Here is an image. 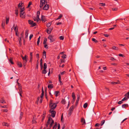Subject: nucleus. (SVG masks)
<instances>
[{"label": "nucleus", "mask_w": 129, "mask_h": 129, "mask_svg": "<svg viewBox=\"0 0 129 129\" xmlns=\"http://www.w3.org/2000/svg\"><path fill=\"white\" fill-rule=\"evenodd\" d=\"M128 107V105L127 104H124L122 105V107L123 108H126Z\"/></svg>", "instance_id": "obj_17"}, {"label": "nucleus", "mask_w": 129, "mask_h": 129, "mask_svg": "<svg viewBox=\"0 0 129 129\" xmlns=\"http://www.w3.org/2000/svg\"><path fill=\"white\" fill-rule=\"evenodd\" d=\"M23 113L22 112H21L20 113V119H21L23 116Z\"/></svg>", "instance_id": "obj_29"}, {"label": "nucleus", "mask_w": 129, "mask_h": 129, "mask_svg": "<svg viewBox=\"0 0 129 129\" xmlns=\"http://www.w3.org/2000/svg\"><path fill=\"white\" fill-rule=\"evenodd\" d=\"M54 123V121L52 119L51 117H49L47 121V123L46 124V127H47L48 126V125L50 124L49 128H50V129Z\"/></svg>", "instance_id": "obj_1"}, {"label": "nucleus", "mask_w": 129, "mask_h": 129, "mask_svg": "<svg viewBox=\"0 0 129 129\" xmlns=\"http://www.w3.org/2000/svg\"><path fill=\"white\" fill-rule=\"evenodd\" d=\"M28 30H26L25 31V39H27L28 36Z\"/></svg>", "instance_id": "obj_12"}, {"label": "nucleus", "mask_w": 129, "mask_h": 129, "mask_svg": "<svg viewBox=\"0 0 129 129\" xmlns=\"http://www.w3.org/2000/svg\"><path fill=\"white\" fill-rule=\"evenodd\" d=\"M50 106L51 108L50 110H54L56 107L57 105L56 104L53 103V101L51 100L50 101Z\"/></svg>", "instance_id": "obj_2"}, {"label": "nucleus", "mask_w": 129, "mask_h": 129, "mask_svg": "<svg viewBox=\"0 0 129 129\" xmlns=\"http://www.w3.org/2000/svg\"><path fill=\"white\" fill-rule=\"evenodd\" d=\"M9 17L7 18L6 16V24H7L8 23L9 20Z\"/></svg>", "instance_id": "obj_23"}, {"label": "nucleus", "mask_w": 129, "mask_h": 129, "mask_svg": "<svg viewBox=\"0 0 129 129\" xmlns=\"http://www.w3.org/2000/svg\"><path fill=\"white\" fill-rule=\"evenodd\" d=\"M44 47L45 48H46L47 49L48 48V47L47 46V45L45 43V44H44Z\"/></svg>", "instance_id": "obj_59"}, {"label": "nucleus", "mask_w": 129, "mask_h": 129, "mask_svg": "<svg viewBox=\"0 0 129 129\" xmlns=\"http://www.w3.org/2000/svg\"><path fill=\"white\" fill-rule=\"evenodd\" d=\"M105 120H103L102 121H101V126H102L105 123Z\"/></svg>", "instance_id": "obj_42"}, {"label": "nucleus", "mask_w": 129, "mask_h": 129, "mask_svg": "<svg viewBox=\"0 0 129 129\" xmlns=\"http://www.w3.org/2000/svg\"><path fill=\"white\" fill-rule=\"evenodd\" d=\"M48 87L49 88H52L53 87V85L52 84H49L48 86Z\"/></svg>", "instance_id": "obj_18"}, {"label": "nucleus", "mask_w": 129, "mask_h": 129, "mask_svg": "<svg viewBox=\"0 0 129 129\" xmlns=\"http://www.w3.org/2000/svg\"><path fill=\"white\" fill-rule=\"evenodd\" d=\"M40 14V12L39 11H38L37 12V16L36 17L37 19V22H38L39 21H40V20L39 18V16Z\"/></svg>", "instance_id": "obj_9"}, {"label": "nucleus", "mask_w": 129, "mask_h": 129, "mask_svg": "<svg viewBox=\"0 0 129 129\" xmlns=\"http://www.w3.org/2000/svg\"><path fill=\"white\" fill-rule=\"evenodd\" d=\"M42 93L41 96V98L43 99V98L44 95V91L43 90V87H42Z\"/></svg>", "instance_id": "obj_15"}, {"label": "nucleus", "mask_w": 129, "mask_h": 129, "mask_svg": "<svg viewBox=\"0 0 129 129\" xmlns=\"http://www.w3.org/2000/svg\"><path fill=\"white\" fill-rule=\"evenodd\" d=\"M36 116L35 115H34L33 117V121H32V123H35L36 122Z\"/></svg>", "instance_id": "obj_16"}, {"label": "nucleus", "mask_w": 129, "mask_h": 129, "mask_svg": "<svg viewBox=\"0 0 129 129\" xmlns=\"http://www.w3.org/2000/svg\"><path fill=\"white\" fill-rule=\"evenodd\" d=\"M17 84L18 86V89L19 91H21L22 90V86L21 85V84L19 83L18 82H17Z\"/></svg>", "instance_id": "obj_11"}, {"label": "nucleus", "mask_w": 129, "mask_h": 129, "mask_svg": "<svg viewBox=\"0 0 129 129\" xmlns=\"http://www.w3.org/2000/svg\"><path fill=\"white\" fill-rule=\"evenodd\" d=\"M128 98H127L125 97L122 100V101H123L125 100H126Z\"/></svg>", "instance_id": "obj_60"}, {"label": "nucleus", "mask_w": 129, "mask_h": 129, "mask_svg": "<svg viewBox=\"0 0 129 129\" xmlns=\"http://www.w3.org/2000/svg\"><path fill=\"white\" fill-rule=\"evenodd\" d=\"M112 49L116 50H117L118 49V48L117 47L113 46L112 47Z\"/></svg>", "instance_id": "obj_38"}, {"label": "nucleus", "mask_w": 129, "mask_h": 129, "mask_svg": "<svg viewBox=\"0 0 129 129\" xmlns=\"http://www.w3.org/2000/svg\"><path fill=\"white\" fill-rule=\"evenodd\" d=\"M15 14L16 16H18V12L17 9H16L15 10Z\"/></svg>", "instance_id": "obj_53"}, {"label": "nucleus", "mask_w": 129, "mask_h": 129, "mask_svg": "<svg viewBox=\"0 0 129 129\" xmlns=\"http://www.w3.org/2000/svg\"><path fill=\"white\" fill-rule=\"evenodd\" d=\"M19 91V93L20 95L22 97V96L21 95V94L22 93V90H21H21Z\"/></svg>", "instance_id": "obj_55"}, {"label": "nucleus", "mask_w": 129, "mask_h": 129, "mask_svg": "<svg viewBox=\"0 0 129 129\" xmlns=\"http://www.w3.org/2000/svg\"><path fill=\"white\" fill-rule=\"evenodd\" d=\"M33 35L32 34H31L29 36V40H30L31 38L33 37Z\"/></svg>", "instance_id": "obj_63"}, {"label": "nucleus", "mask_w": 129, "mask_h": 129, "mask_svg": "<svg viewBox=\"0 0 129 129\" xmlns=\"http://www.w3.org/2000/svg\"><path fill=\"white\" fill-rule=\"evenodd\" d=\"M23 4V3L22 2H21L18 5V7L19 8H20L21 7H22V5Z\"/></svg>", "instance_id": "obj_26"}, {"label": "nucleus", "mask_w": 129, "mask_h": 129, "mask_svg": "<svg viewBox=\"0 0 129 129\" xmlns=\"http://www.w3.org/2000/svg\"><path fill=\"white\" fill-rule=\"evenodd\" d=\"M33 21L31 20H28V23L31 25L33 23Z\"/></svg>", "instance_id": "obj_35"}, {"label": "nucleus", "mask_w": 129, "mask_h": 129, "mask_svg": "<svg viewBox=\"0 0 129 129\" xmlns=\"http://www.w3.org/2000/svg\"><path fill=\"white\" fill-rule=\"evenodd\" d=\"M14 30L15 32H18V27L17 25H16V26L15 27Z\"/></svg>", "instance_id": "obj_24"}, {"label": "nucleus", "mask_w": 129, "mask_h": 129, "mask_svg": "<svg viewBox=\"0 0 129 129\" xmlns=\"http://www.w3.org/2000/svg\"><path fill=\"white\" fill-rule=\"evenodd\" d=\"M33 18L35 21H36L37 22V18L36 17H35V16L33 17Z\"/></svg>", "instance_id": "obj_47"}, {"label": "nucleus", "mask_w": 129, "mask_h": 129, "mask_svg": "<svg viewBox=\"0 0 129 129\" xmlns=\"http://www.w3.org/2000/svg\"><path fill=\"white\" fill-rule=\"evenodd\" d=\"M49 111L50 113H51V116L53 117H54L55 116L56 112L53 110H50Z\"/></svg>", "instance_id": "obj_7"}, {"label": "nucleus", "mask_w": 129, "mask_h": 129, "mask_svg": "<svg viewBox=\"0 0 129 129\" xmlns=\"http://www.w3.org/2000/svg\"><path fill=\"white\" fill-rule=\"evenodd\" d=\"M62 17V15L61 14H60V15H59L58 17L56 19V20H58L60 19Z\"/></svg>", "instance_id": "obj_41"}, {"label": "nucleus", "mask_w": 129, "mask_h": 129, "mask_svg": "<svg viewBox=\"0 0 129 129\" xmlns=\"http://www.w3.org/2000/svg\"><path fill=\"white\" fill-rule=\"evenodd\" d=\"M47 72V71H46V70H44L43 71L42 73L44 74H45Z\"/></svg>", "instance_id": "obj_54"}, {"label": "nucleus", "mask_w": 129, "mask_h": 129, "mask_svg": "<svg viewBox=\"0 0 129 129\" xmlns=\"http://www.w3.org/2000/svg\"><path fill=\"white\" fill-rule=\"evenodd\" d=\"M46 51H44L43 52V58L44 57V56H45V58H46Z\"/></svg>", "instance_id": "obj_37"}, {"label": "nucleus", "mask_w": 129, "mask_h": 129, "mask_svg": "<svg viewBox=\"0 0 129 129\" xmlns=\"http://www.w3.org/2000/svg\"><path fill=\"white\" fill-rule=\"evenodd\" d=\"M47 33L48 34H50L51 33V31H50V30L48 29H47Z\"/></svg>", "instance_id": "obj_51"}, {"label": "nucleus", "mask_w": 129, "mask_h": 129, "mask_svg": "<svg viewBox=\"0 0 129 129\" xmlns=\"http://www.w3.org/2000/svg\"><path fill=\"white\" fill-rule=\"evenodd\" d=\"M47 64L46 63H44V69L46 70L47 68Z\"/></svg>", "instance_id": "obj_36"}, {"label": "nucleus", "mask_w": 129, "mask_h": 129, "mask_svg": "<svg viewBox=\"0 0 129 129\" xmlns=\"http://www.w3.org/2000/svg\"><path fill=\"white\" fill-rule=\"evenodd\" d=\"M20 17L22 18H24L25 17V16L24 14V11L25 10V9L24 7H22H22H21L20 8Z\"/></svg>", "instance_id": "obj_3"}, {"label": "nucleus", "mask_w": 129, "mask_h": 129, "mask_svg": "<svg viewBox=\"0 0 129 129\" xmlns=\"http://www.w3.org/2000/svg\"><path fill=\"white\" fill-rule=\"evenodd\" d=\"M9 61L11 63V64H14V63L13 61L12 60V58H11L9 59Z\"/></svg>", "instance_id": "obj_30"}, {"label": "nucleus", "mask_w": 129, "mask_h": 129, "mask_svg": "<svg viewBox=\"0 0 129 129\" xmlns=\"http://www.w3.org/2000/svg\"><path fill=\"white\" fill-rule=\"evenodd\" d=\"M22 59L23 60V61H26L27 60H26V57H27V56L26 55H25L24 56L22 57Z\"/></svg>", "instance_id": "obj_25"}, {"label": "nucleus", "mask_w": 129, "mask_h": 129, "mask_svg": "<svg viewBox=\"0 0 129 129\" xmlns=\"http://www.w3.org/2000/svg\"><path fill=\"white\" fill-rule=\"evenodd\" d=\"M59 38L61 40H63L64 39V37L63 36H61L59 37Z\"/></svg>", "instance_id": "obj_43"}, {"label": "nucleus", "mask_w": 129, "mask_h": 129, "mask_svg": "<svg viewBox=\"0 0 129 129\" xmlns=\"http://www.w3.org/2000/svg\"><path fill=\"white\" fill-rule=\"evenodd\" d=\"M86 124L85 119L83 118H81V125H84Z\"/></svg>", "instance_id": "obj_8"}, {"label": "nucleus", "mask_w": 129, "mask_h": 129, "mask_svg": "<svg viewBox=\"0 0 129 129\" xmlns=\"http://www.w3.org/2000/svg\"><path fill=\"white\" fill-rule=\"evenodd\" d=\"M88 106V104L87 103H85L83 105V107L84 108H87Z\"/></svg>", "instance_id": "obj_33"}, {"label": "nucleus", "mask_w": 129, "mask_h": 129, "mask_svg": "<svg viewBox=\"0 0 129 129\" xmlns=\"http://www.w3.org/2000/svg\"><path fill=\"white\" fill-rule=\"evenodd\" d=\"M92 40L93 42H94L95 43H97L98 42V41L96 40L95 39L93 38L92 39Z\"/></svg>", "instance_id": "obj_39"}, {"label": "nucleus", "mask_w": 129, "mask_h": 129, "mask_svg": "<svg viewBox=\"0 0 129 129\" xmlns=\"http://www.w3.org/2000/svg\"><path fill=\"white\" fill-rule=\"evenodd\" d=\"M1 107L2 108H7V106L6 105H5L4 106H1Z\"/></svg>", "instance_id": "obj_62"}, {"label": "nucleus", "mask_w": 129, "mask_h": 129, "mask_svg": "<svg viewBox=\"0 0 129 129\" xmlns=\"http://www.w3.org/2000/svg\"><path fill=\"white\" fill-rule=\"evenodd\" d=\"M17 64L20 67H21L22 66L21 63L20 62H17Z\"/></svg>", "instance_id": "obj_21"}, {"label": "nucleus", "mask_w": 129, "mask_h": 129, "mask_svg": "<svg viewBox=\"0 0 129 129\" xmlns=\"http://www.w3.org/2000/svg\"><path fill=\"white\" fill-rule=\"evenodd\" d=\"M72 96L74 99L75 98V95L74 92H73L72 94Z\"/></svg>", "instance_id": "obj_46"}, {"label": "nucleus", "mask_w": 129, "mask_h": 129, "mask_svg": "<svg viewBox=\"0 0 129 129\" xmlns=\"http://www.w3.org/2000/svg\"><path fill=\"white\" fill-rule=\"evenodd\" d=\"M0 102L2 103H6L5 101L2 99H1L0 100Z\"/></svg>", "instance_id": "obj_31"}, {"label": "nucleus", "mask_w": 129, "mask_h": 129, "mask_svg": "<svg viewBox=\"0 0 129 129\" xmlns=\"http://www.w3.org/2000/svg\"><path fill=\"white\" fill-rule=\"evenodd\" d=\"M48 39L50 40V42L51 43L55 40V39L54 38V36L50 35L48 37Z\"/></svg>", "instance_id": "obj_5"}, {"label": "nucleus", "mask_w": 129, "mask_h": 129, "mask_svg": "<svg viewBox=\"0 0 129 129\" xmlns=\"http://www.w3.org/2000/svg\"><path fill=\"white\" fill-rule=\"evenodd\" d=\"M2 125L3 126H9V124L6 122H4L2 123Z\"/></svg>", "instance_id": "obj_20"}, {"label": "nucleus", "mask_w": 129, "mask_h": 129, "mask_svg": "<svg viewBox=\"0 0 129 129\" xmlns=\"http://www.w3.org/2000/svg\"><path fill=\"white\" fill-rule=\"evenodd\" d=\"M46 3H47V1H46L45 0H41L40 4V8L42 7L43 5H44Z\"/></svg>", "instance_id": "obj_4"}, {"label": "nucleus", "mask_w": 129, "mask_h": 129, "mask_svg": "<svg viewBox=\"0 0 129 129\" xmlns=\"http://www.w3.org/2000/svg\"><path fill=\"white\" fill-rule=\"evenodd\" d=\"M41 20L42 21L44 22H45L46 20L45 16H44L43 15L42 16V18Z\"/></svg>", "instance_id": "obj_14"}, {"label": "nucleus", "mask_w": 129, "mask_h": 129, "mask_svg": "<svg viewBox=\"0 0 129 129\" xmlns=\"http://www.w3.org/2000/svg\"><path fill=\"white\" fill-rule=\"evenodd\" d=\"M1 111L3 112H7L8 111L7 109H3V110H2Z\"/></svg>", "instance_id": "obj_50"}, {"label": "nucleus", "mask_w": 129, "mask_h": 129, "mask_svg": "<svg viewBox=\"0 0 129 129\" xmlns=\"http://www.w3.org/2000/svg\"><path fill=\"white\" fill-rule=\"evenodd\" d=\"M63 58H66V55L65 54H63L61 56Z\"/></svg>", "instance_id": "obj_56"}, {"label": "nucleus", "mask_w": 129, "mask_h": 129, "mask_svg": "<svg viewBox=\"0 0 129 129\" xmlns=\"http://www.w3.org/2000/svg\"><path fill=\"white\" fill-rule=\"evenodd\" d=\"M40 66L41 67V69L43 67L42 60V59H41L40 61Z\"/></svg>", "instance_id": "obj_28"}, {"label": "nucleus", "mask_w": 129, "mask_h": 129, "mask_svg": "<svg viewBox=\"0 0 129 129\" xmlns=\"http://www.w3.org/2000/svg\"><path fill=\"white\" fill-rule=\"evenodd\" d=\"M32 4V2H30L29 3L28 5L27 6V8H29L30 7V6Z\"/></svg>", "instance_id": "obj_57"}, {"label": "nucleus", "mask_w": 129, "mask_h": 129, "mask_svg": "<svg viewBox=\"0 0 129 129\" xmlns=\"http://www.w3.org/2000/svg\"><path fill=\"white\" fill-rule=\"evenodd\" d=\"M5 26V20H4V22H3V21H2V26L3 28H4V26Z\"/></svg>", "instance_id": "obj_27"}, {"label": "nucleus", "mask_w": 129, "mask_h": 129, "mask_svg": "<svg viewBox=\"0 0 129 129\" xmlns=\"http://www.w3.org/2000/svg\"><path fill=\"white\" fill-rule=\"evenodd\" d=\"M51 22H49L47 24H46V26L47 27H49L51 25Z\"/></svg>", "instance_id": "obj_34"}, {"label": "nucleus", "mask_w": 129, "mask_h": 129, "mask_svg": "<svg viewBox=\"0 0 129 129\" xmlns=\"http://www.w3.org/2000/svg\"><path fill=\"white\" fill-rule=\"evenodd\" d=\"M74 107V106H72L69 109L68 115L70 116L72 114Z\"/></svg>", "instance_id": "obj_6"}, {"label": "nucleus", "mask_w": 129, "mask_h": 129, "mask_svg": "<svg viewBox=\"0 0 129 129\" xmlns=\"http://www.w3.org/2000/svg\"><path fill=\"white\" fill-rule=\"evenodd\" d=\"M100 125V124L99 123H96L95 125V127L99 126Z\"/></svg>", "instance_id": "obj_61"}, {"label": "nucleus", "mask_w": 129, "mask_h": 129, "mask_svg": "<svg viewBox=\"0 0 129 129\" xmlns=\"http://www.w3.org/2000/svg\"><path fill=\"white\" fill-rule=\"evenodd\" d=\"M49 8V5H48L46 4L43 8V9L45 10H48Z\"/></svg>", "instance_id": "obj_10"}, {"label": "nucleus", "mask_w": 129, "mask_h": 129, "mask_svg": "<svg viewBox=\"0 0 129 129\" xmlns=\"http://www.w3.org/2000/svg\"><path fill=\"white\" fill-rule=\"evenodd\" d=\"M47 38H44V41L43 44H45V43H46V42L47 41Z\"/></svg>", "instance_id": "obj_44"}, {"label": "nucleus", "mask_w": 129, "mask_h": 129, "mask_svg": "<svg viewBox=\"0 0 129 129\" xmlns=\"http://www.w3.org/2000/svg\"><path fill=\"white\" fill-rule=\"evenodd\" d=\"M58 79H59V82L61 84H62V82L61 81V77L60 76V75L59 74L58 75Z\"/></svg>", "instance_id": "obj_22"}, {"label": "nucleus", "mask_w": 129, "mask_h": 129, "mask_svg": "<svg viewBox=\"0 0 129 129\" xmlns=\"http://www.w3.org/2000/svg\"><path fill=\"white\" fill-rule=\"evenodd\" d=\"M112 9L113 11H117L118 10V9L117 8H112Z\"/></svg>", "instance_id": "obj_49"}, {"label": "nucleus", "mask_w": 129, "mask_h": 129, "mask_svg": "<svg viewBox=\"0 0 129 129\" xmlns=\"http://www.w3.org/2000/svg\"><path fill=\"white\" fill-rule=\"evenodd\" d=\"M80 98V95H77V100L76 101V105L77 106V104H78V101L79 100V99Z\"/></svg>", "instance_id": "obj_13"}, {"label": "nucleus", "mask_w": 129, "mask_h": 129, "mask_svg": "<svg viewBox=\"0 0 129 129\" xmlns=\"http://www.w3.org/2000/svg\"><path fill=\"white\" fill-rule=\"evenodd\" d=\"M27 62V60L23 61V65H24V66H25L26 65Z\"/></svg>", "instance_id": "obj_45"}, {"label": "nucleus", "mask_w": 129, "mask_h": 129, "mask_svg": "<svg viewBox=\"0 0 129 129\" xmlns=\"http://www.w3.org/2000/svg\"><path fill=\"white\" fill-rule=\"evenodd\" d=\"M66 101L64 99L62 100L61 101V103L63 104H65L66 103Z\"/></svg>", "instance_id": "obj_48"}, {"label": "nucleus", "mask_w": 129, "mask_h": 129, "mask_svg": "<svg viewBox=\"0 0 129 129\" xmlns=\"http://www.w3.org/2000/svg\"><path fill=\"white\" fill-rule=\"evenodd\" d=\"M127 94L128 95L127 96V97L128 98H129V92H128L127 93L125 94V96Z\"/></svg>", "instance_id": "obj_64"}, {"label": "nucleus", "mask_w": 129, "mask_h": 129, "mask_svg": "<svg viewBox=\"0 0 129 129\" xmlns=\"http://www.w3.org/2000/svg\"><path fill=\"white\" fill-rule=\"evenodd\" d=\"M21 37H19L18 39V41L19 44L21 45Z\"/></svg>", "instance_id": "obj_40"}, {"label": "nucleus", "mask_w": 129, "mask_h": 129, "mask_svg": "<svg viewBox=\"0 0 129 129\" xmlns=\"http://www.w3.org/2000/svg\"><path fill=\"white\" fill-rule=\"evenodd\" d=\"M59 93V92L58 91H56L55 92V94L56 96H57L58 95V94Z\"/></svg>", "instance_id": "obj_52"}, {"label": "nucleus", "mask_w": 129, "mask_h": 129, "mask_svg": "<svg viewBox=\"0 0 129 129\" xmlns=\"http://www.w3.org/2000/svg\"><path fill=\"white\" fill-rule=\"evenodd\" d=\"M111 84H119L120 83L119 81H118V82H111Z\"/></svg>", "instance_id": "obj_19"}, {"label": "nucleus", "mask_w": 129, "mask_h": 129, "mask_svg": "<svg viewBox=\"0 0 129 129\" xmlns=\"http://www.w3.org/2000/svg\"><path fill=\"white\" fill-rule=\"evenodd\" d=\"M36 25V24L35 23V22H33V23L32 24H31V25L32 26V27H34V26H35Z\"/></svg>", "instance_id": "obj_58"}, {"label": "nucleus", "mask_w": 129, "mask_h": 129, "mask_svg": "<svg viewBox=\"0 0 129 129\" xmlns=\"http://www.w3.org/2000/svg\"><path fill=\"white\" fill-rule=\"evenodd\" d=\"M57 126V123L56 122L55 123V125L53 126V129H56Z\"/></svg>", "instance_id": "obj_32"}]
</instances>
